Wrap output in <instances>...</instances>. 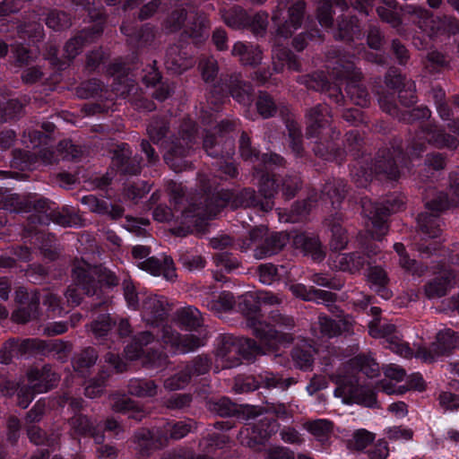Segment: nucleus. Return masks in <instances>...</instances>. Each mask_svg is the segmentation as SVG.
Returning a JSON list of instances; mask_svg holds the SVG:
<instances>
[{"instance_id":"1","label":"nucleus","mask_w":459,"mask_h":459,"mask_svg":"<svg viewBox=\"0 0 459 459\" xmlns=\"http://www.w3.org/2000/svg\"><path fill=\"white\" fill-rule=\"evenodd\" d=\"M202 193L191 196L188 206L182 212L186 219L198 218L210 220L214 218L224 207L230 205L233 209L238 207H260L261 201L251 188H245L238 193L229 190L212 189L209 179L204 176L199 178Z\"/></svg>"},{"instance_id":"2","label":"nucleus","mask_w":459,"mask_h":459,"mask_svg":"<svg viewBox=\"0 0 459 459\" xmlns=\"http://www.w3.org/2000/svg\"><path fill=\"white\" fill-rule=\"evenodd\" d=\"M354 59V55L331 50L327 54L325 67L333 78L348 80L346 92L352 103L366 107L369 102V95L366 88L359 83L360 73L356 70Z\"/></svg>"},{"instance_id":"3","label":"nucleus","mask_w":459,"mask_h":459,"mask_svg":"<svg viewBox=\"0 0 459 459\" xmlns=\"http://www.w3.org/2000/svg\"><path fill=\"white\" fill-rule=\"evenodd\" d=\"M72 278L76 286H79L89 297H96L98 305L104 304L102 287L113 289L119 284V278L110 269L100 265L91 266L81 261L75 262L72 269Z\"/></svg>"},{"instance_id":"4","label":"nucleus","mask_w":459,"mask_h":459,"mask_svg":"<svg viewBox=\"0 0 459 459\" xmlns=\"http://www.w3.org/2000/svg\"><path fill=\"white\" fill-rule=\"evenodd\" d=\"M266 351L254 339L224 335L221 339L217 356L222 362V368H231L241 364L240 355L250 359L257 355H264Z\"/></svg>"},{"instance_id":"5","label":"nucleus","mask_w":459,"mask_h":459,"mask_svg":"<svg viewBox=\"0 0 459 459\" xmlns=\"http://www.w3.org/2000/svg\"><path fill=\"white\" fill-rule=\"evenodd\" d=\"M197 134L195 124L188 119L184 120L178 130V136L171 142L168 152L164 154L165 162L175 172H180L187 167L185 158L191 155L196 144Z\"/></svg>"},{"instance_id":"6","label":"nucleus","mask_w":459,"mask_h":459,"mask_svg":"<svg viewBox=\"0 0 459 459\" xmlns=\"http://www.w3.org/2000/svg\"><path fill=\"white\" fill-rule=\"evenodd\" d=\"M304 0H278L272 13V22L276 26V35L289 39L300 28L305 14Z\"/></svg>"},{"instance_id":"7","label":"nucleus","mask_w":459,"mask_h":459,"mask_svg":"<svg viewBox=\"0 0 459 459\" xmlns=\"http://www.w3.org/2000/svg\"><path fill=\"white\" fill-rule=\"evenodd\" d=\"M403 204V202L395 197H390L381 204L373 203L367 197L361 199L362 212L371 222L368 231L372 238L382 239L387 233L386 218L400 210Z\"/></svg>"},{"instance_id":"8","label":"nucleus","mask_w":459,"mask_h":459,"mask_svg":"<svg viewBox=\"0 0 459 459\" xmlns=\"http://www.w3.org/2000/svg\"><path fill=\"white\" fill-rule=\"evenodd\" d=\"M335 382L337 387L334 390V395L342 398L344 403H358L370 408L378 407L375 391L369 386L359 385L355 377L337 375Z\"/></svg>"},{"instance_id":"9","label":"nucleus","mask_w":459,"mask_h":459,"mask_svg":"<svg viewBox=\"0 0 459 459\" xmlns=\"http://www.w3.org/2000/svg\"><path fill=\"white\" fill-rule=\"evenodd\" d=\"M420 134L426 138L428 143L437 149L455 150L459 146V140L456 136L446 133L444 128L436 125H428L421 126L420 131L411 143L410 155L412 157H418L426 151L427 145L425 142L420 141Z\"/></svg>"},{"instance_id":"10","label":"nucleus","mask_w":459,"mask_h":459,"mask_svg":"<svg viewBox=\"0 0 459 459\" xmlns=\"http://www.w3.org/2000/svg\"><path fill=\"white\" fill-rule=\"evenodd\" d=\"M267 325L271 330L275 331L278 335H287V337H256L264 349L267 351H275L279 344H290L294 341V336L290 333L296 326V321L292 316L282 313L279 310H273L268 315Z\"/></svg>"},{"instance_id":"11","label":"nucleus","mask_w":459,"mask_h":459,"mask_svg":"<svg viewBox=\"0 0 459 459\" xmlns=\"http://www.w3.org/2000/svg\"><path fill=\"white\" fill-rule=\"evenodd\" d=\"M331 111L327 105L317 104L305 112L307 138L321 137L329 131V138L338 139L340 133L331 126Z\"/></svg>"},{"instance_id":"12","label":"nucleus","mask_w":459,"mask_h":459,"mask_svg":"<svg viewBox=\"0 0 459 459\" xmlns=\"http://www.w3.org/2000/svg\"><path fill=\"white\" fill-rule=\"evenodd\" d=\"M405 164V157L399 146L384 148L378 151L372 164L371 170L377 175H383L395 180L400 177V166Z\"/></svg>"},{"instance_id":"13","label":"nucleus","mask_w":459,"mask_h":459,"mask_svg":"<svg viewBox=\"0 0 459 459\" xmlns=\"http://www.w3.org/2000/svg\"><path fill=\"white\" fill-rule=\"evenodd\" d=\"M368 333L374 338H386L387 347L394 352L410 358L413 351L396 333L395 325L382 322L380 318H373L368 324Z\"/></svg>"},{"instance_id":"14","label":"nucleus","mask_w":459,"mask_h":459,"mask_svg":"<svg viewBox=\"0 0 459 459\" xmlns=\"http://www.w3.org/2000/svg\"><path fill=\"white\" fill-rule=\"evenodd\" d=\"M240 310L247 321V327L252 331L253 335L255 337H287V335H278L275 331L271 330L267 325L266 321L263 319L261 313L260 304L255 299L246 297L239 304Z\"/></svg>"},{"instance_id":"15","label":"nucleus","mask_w":459,"mask_h":459,"mask_svg":"<svg viewBox=\"0 0 459 459\" xmlns=\"http://www.w3.org/2000/svg\"><path fill=\"white\" fill-rule=\"evenodd\" d=\"M457 348H459V333L446 329L437 334L436 342L429 349L419 348L416 357L420 358L425 362H431L437 357L447 355Z\"/></svg>"},{"instance_id":"16","label":"nucleus","mask_w":459,"mask_h":459,"mask_svg":"<svg viewBox=\"0 0 459 459\" xmlns=\"http://www.w3.org/2000/svg\"><path fill=\"white\" fill-rule=\"evenodd\" d=\"M221 86L215 85L212 93L228 92L236 101L248 105L252 100L253 87L243 80L241 74H227L221 79Z\"/></svg>"},{"instance_id":"17","label":"nucleus","mask_w":459,"mask_h":459,"mask_svg":"<svg viewBox=\"0 0 459 459\" xmlns=\"http://www.w3.org/2000/svg\"><path fill=\"white\" fill-rule=\"evenodd\" d=\"M140 309L143 320L151 325L164 322L170 310L167 299L155 294L143 296Z\"/></svg>"},{"instance_id":"18","label":"nucleus","mask_w":459,"mask_h":459,"mask_svg":"<svg viewBox=\"0 0 459 459\" xmlns=\"http://www.w3.org/2000/svg\"><path fill=\"white\" fill-rule=\"evenodd\" d=\"M160 337L166 345L182 354L192 352L204 344L200 337L191 333L181 335L168 325L160 329Z\"/></svg>"},{"instance_id":"19","label":"nucleus","mask_w":459,"mask_h":459,"mask_svg":"<svg viewBox=\"0 0 459 459\" xmlns=\"http://www.w3.org/2000/svg\"><path fill=\"white\" fill-rule=\"evenodd\" d=\"M456 285L459 286V270L444 269L424 285V294L429 299H439L446 296L448 290Z\"/></svg>"},{"instance_id":"20","label":"nucleus","mask_w":459,"mask_h":459,"mask_svg":"<svg viewBox=\"0 0 459 459\" xmlns=\"http://www.w3.org/2000/svg\"><path fill=\"white\" fill-rule=\"evenodd\" d=\"M111 166L122 175L135 176L142 170L141 158L133 156L127 143H121L112 152Z\"/></svg>"},{"instance_id":"21","label":"nucleus","mask_w":459,"mask_h":459,"mask_svg":"<svg viewBox=\"0 0 459 459\" xmlns=\"http://www.w3.org/2000/svg\"><path fill=\"white\" fill-rule=\"evenodd\" d=\"M429 194L425 196V206L437 212H443L450 206H459V172L450 174L449 197L446 194L439 192L428 200Z\"/></svg>"},{"instance_id":"22","label":"nucleus","mask_w":459,"mask_h":459,"mask_svg":"<svg viewBox=\"0 0 459 459\" xmlns=\"http://www.w3.org/2000/svg\"><path fill=\"white\" fill-rule=\"evenodd\" d=\"M102 32L103 28L100 24H94L91 28L82 30L65 43L64 47L65 57L69 60L74 59L85 46L99 39Z\"/></svg>"},{"instance_id":"23","label":"nucleus","mask_w":459,"mask_h":459,"mask_svg":"<svg viewBox=\"0 0 459 459\" xmlns=\"http://www.w3.org/2000/svg\"><path fill=\"white\" fill-rule=\"evenodd\" d=\"M59 378L50 365H44L41 368H33L27 372L28 384L38 394L51 390L57 385Z\"/></svg>"},{"instance_id":"24","label":"nucleus","mask_w":459,"mask_h":459,"mask_svg":"<svg viewBox=\"0 0 459 459\" xmlns=\"http://www.w3.org/2000/svg\"><path fill=\"white\" fill-rule=\"evenodd\" d=\"M317 325L322 336L333 338L342 333H351L353 331L354 321L349 315L332 319L325 315L317 318Z\"/></svg>"},{"instance_id":"25","label":"nucleus","mask_w":459,"mask_h":459,"mask_svg":"<svg viewBox=\"0 0 459 459\" xmlns=\"http://www.w3.org/2000/svg\"><path fill=\"white\" fill-rule=\"evenodd\" d=\"M52 205L54 204H50L47 199H39L37 201H28L23 207L18 197L11 196L5 197L3 208L13 212L34 210L42 214L39 218V223L48 224L49 222V213L51 210H55Z\"/></svg>"},{"instance_id":"26","label":"nucleus","mask_w":459,"mask_h":459,"mask_svg":"<svg viewBox=\"0 0 459 459\" xmlns=\"http://www.w3.org/2000/svg\"><path fill=\"white\" fill-rule=\"evenodd\" d=\"M401 10L409 22L430 35V29L437 22V16L434 17L430 11L417 4H405Z\"/></svg>"},{"instance_id":"27","label":"nucleus","mask_w":459,"mask_h":459,"mask_svg":"<svg viewBox=\"0 0 459 459\" xmlns=\"http://www.w3.org/2000/svg\"><path fill=\"white\" fill-rule=\"evenodd\" d=\"M138 267L152 275L162 274L169 281L177 277L174 262L169 256L165 255L162 260L154 256L147 257L138 263Z\"/></svg>"},{"instance_id":"28","label":"nucleus","mask_w":459,"mask_h":459,"mask_svg":"<svg viewBox=\"0 0 459 459\" xmlns=\"http://www.w3.org/2000/svg\"><path fill=\"white\" fill-rule=\"evenodd\" d=\"M362 30L356 16H341L337 20V28L333 31L335 39L346 42L360 39Z\"/></svg>"},{"instance_id":"29","label":"nucleus","mask_w":459,"mask_h":459,"mask_svg":"<svg viewBox=\"0 0 459 459\" xmlns=\"http://www.w3.org/2000/svg\"><path fill=\"white\" fill-rule=\"evenodd\" d=\"M273 70L281 73L285 65L289 70L299 72L301 65L297 56L286 47L275 44L272 50Z\"/></svg>"},{"instance_id":"30","label":"nucleus","mask_w":459,"mask_h":459,"mask_svg":"<svg viewBox=\"0 0 459 459\" xmlns=\"http://www.w3.org/2000/svg\"><path fill=\"white\" fill-rule=\"evenodd\" d=\"M296 248L301 249L305 255H310L315 261H322L325 256L323 246L316 236L306 233L297 234L293 238Z\"/></svg>"},{"instance_id":"31","label":"nucleus","mask_w":459,"mask_h":459,"mask_svg":"<svg viewBox=\"0 0 459 459\" xmlns=\"http://www.w3.org/2000/svg\"><path fill=\"white\" fill-rule=\"evenodd\" d=\"M165 66L174 74H181L192 65L186 52L183 51L182 45H171L166 50Z\"/></svg>"},{"instance_id":"32","label":"nucleus","mask_w":459,"mask_h":459,"mask_svg":"<svg viewBox=\"0 0 459 459\" xmlns=\"http://www.w3.org/2000/svg\"><path fill=\"white\" fill-rule=\"evenodd\" d=\"M289 237L284 232H273L268 235L261 246L255 249L256 259H263L279 253L288 243Z\"/></svg>"},{"instance_id":"33","label":"nucleus","mask_w":459,"mask_h":459,"mask_svg":"<svg viewBox=\"0 0 459 459\" xmlns=\"http://www.w3.org/2000/svg\"><path fill=\"white\" fill-rule=\"evenodd\" d=\"M231 55L238 57L243 65L256 66L263 59V52L258 46L241 41L234 44Z\"/></svg>"},{"instance_id":"34","label":"nucleus","mask_w":459,"mask_h":459,"mask_svg":"<svg viewBox=\"0 0 459 459\" xmlns=\"http://www.w3.org/2000/svg\"><path fill=\"white\" fill-rule=\"evenodd\" d=\"M429 212H421L417 217L419 230L427 238H434L441 233V221L439 213L433 209L427 208Z\"/></svg>"},{"instance_id":"35","label":"nucleus","mask_w":459,"mask_h":459,"mask_svg":"<svg viewBox=\"0 0 459 459\" xmlns=\"http://www.w3.org/2000/svg\"><path fill=\"white\" fill-rule=\"evenodd\" d=\"M210 22L204 13H196L183 31V36L193 39L195 44L204 42L208 38Z\"/></svg>"},{"instance_id":"36","label":"nucleus","mask_w":459,"mask_h":459,"mask_svg":"<svg viewBox=\"0 0 459 459\" xmlns=\"http://www.w3.org/2000/svg\"><path fill=\"white\" fill-rule=\"evenodd\" d=\"M69 424L74 434L79 436H91L95 442L100 444L104 440V435L100 433L90 419L82 414H76L69 420Z\"/></svg>"},{"instance_id":"37","label":"nucleus","mask_w":459,"mask_h":459,"mask_svg":"<svg viewBox=\"0 0 459 459\" xmlns=\"http://www.w3.org/2000/svg\"><path fill=\"white\" fill-rule=\"evenodd\" d=\"M274 176L269 173L263 174L259 182V193L264 196V201H261L260 209L264 212H269L273 209L274 203L272 200L278 188Z\"/></svg>"},{"instance_id":"38","label":"nucleus","mask_w":459,"mask_h":459,"mask_svg":"<svg viewBox=\"0 0 459 459\" xmlns=\"http://www.w3.org/2000/svg\"><path fill=\"white\" fill-rule=\"evenodd\" d=\"M367 264V259L359 252L338 254L334 258V266L341 271L356 273Z\"/></svg>"},{"instance_id":"39","label":"nucleus","mask_w":459,"mask_h":459,"mask_svg":"<svg viewBox=\"0 0 459 459\" xmlns=\"http://www.w3.org/2000/svg\"><path fill=\"white\" fill-rule=\"evenodd\" d=\"M134 440L139 447L143 451L156 449L167 445L168 437L151 431L147 429H139L134 433Z\"/></svg>"},{"instance_id":"40","label":"nucleus","mask_w":459,"mask_h":459,"mask_svg":"<svg viewBox=\"0 0 459 459\" xmlns=\"http://www.w3.org/2000/svg\"><path fill=\"white\" fill-rule=\"evenodd\" d=\"M50 221L62 227H78L82 225L81 216L74 207L70 206L51 210L49 213Z\"/></svg>"},{"instance_id":"41","label":"nucleus","mask_w":459,"mask_h":459,"mask_svg":"<svg viewBox=\"0 0 459 459\" xmlns=\"http://www.w3.org/2000/svg\"><path fill=\"white\" fill-rule=\"evenodd\" d=\"M259 388L287 390L292 385L297 383L294 377L284 378L281 375L271 371H264L258 375Z\"/></svg>"},{"instance_id":"42","label":"nucleus","mask_w":459,"mask_h":459,"mask_svg":"<svg viewBox=\"0 0 459 459\" xmlns=\"http://www.w3.org/2000/svg\"><path fill=\"white\" fill-rule=\"evenodd\" d=\"M39 301L40 299L39 293H31L28 304L22 305L18 309H16L12 315V319L18 324H25L37 318L39 315Z\"/></svg>"},{"instance_id":"43","label":"nucleus","mask_w":459,"mask_h":459,"mask_svg":"<svg viewBox=\"0 0 459 459\" xmlns=\"http://www.w3.org/2000/svg\"><path fill=\"white\" fill-rule=\"evenodd\" d=\"M221 19L225 24L234 30L246 29L248 13L240 6L235 5L229 10H223L221 12Z\"/></svg>"},{"instance_id":"44","label":"nucleus","mask_w":459,"mask_h":459,"mask_svg":"<svg viewBox=\"0 0 459 459\" xmlns=\"http://www.w3.org/2000/svg\"><path fill=\"white\" fill-rule=\"evenodd\" d=\"M176 317L181 325L190 330L196 329L203 325L201 312L192 306L178 309L176 312Z\"/></svg>"},{"instance_id":"45","label":"nucleus","mask_w":459,"mask_h":459,"mask_svg":"<svg viewBox=\"0 0 459 459\" xmlns=\"http://www.w3.org/2000/svg\"><path fill=\"white\" fill-rule=\"evenodd\" d=\"M158 388L155 381L151 379H132L128 384V393L141 398L154 397Z\"/></svg>"},{"instance_id":"46","label":"nucleus","mask_w":459,"mask_h":459,"mask_svg":"<svg viewBox=\"0 0 459 459\" xmlns=\"http://www.w3.org/2000/svg\"><path fill=\"white\" fill-rule=\"evenodd\" d=\"M236 300L231 292L223 291L218 297L205 299L203 305L214 313H221L231 310Z\"/></svg>"},{"instance_id":"47","label":"nucleus","mask_w":459,"mask_h":459,"mask_svg":"<svg viewBox=\"0 0 459 459\" xmlns=\"http://www.w3.org/2000/svg\"><path fill=\"white\" fill-rule=\"evenodd\" d=\"M339 220V218L336 220L335 218L325 220V224L330 228L332 232L330 247L336 251L344 249L348 244L346 230L342 227Z\"/></svg>"},{"instance_id":"48","label":"nucleus","mask_w":459,"mask_h":459,"mask_svg":"<svg viewBox=\"0 0 459 459\" xmlns=\"http://www.w3.org/2000/svg\"><path fill=\"white\" fill-rule=\"evenodd\" d=\"M314 351L315 350L308 344L294 347L291 358L295 366L303 370L310 368L314 363Z\"/></svg>"},{"instance_id":"49","label":"nucleus","mask_w":459,"mask_h":459,"mask_svg":"<svg viewBox=\"0 0 459 459\" xmlns=\"http://www.w3.org/2000/svg\"><path fill=\"white\" fill-rule=\"evenodd\" d=\"M346 193V184L342 179L337 178L327 182L322 190L324 197H326L332 203L335 209V204H340Z\"/></svg>"},{"instance_id":"50","label":"nucleus","mask_w":459,"mask_h":459,"mask_svg":"<svg viewBox=\"0 0 459 459\" xmlns=\"http://www.w3.org/2000/svg\"><path fill=\"white\" fill-rule=\"evenodd\" d=\"M154 340V334L152 332L144 331L134 336L133 342L127 345L125 351L127 358L131 360L141 357L143 348L152 343Z\"/></svg>"},{"instance_id":"51","label":"nucleus","mask_w":459,"mask_h":459,"mask_svg":"<svg viewBox=\"0 0 459 459\" xmlns=\"http://www.w3.org/2000/svg\"><path fill=\"white\" fill-rule=\"evenodd\" d=\"M246 430L247 434H252L255 439L258 438L257 442H262L270 438L275 431V421L264 418L250 425Z\"/></svg>"},{"instance_id":"52","label":"nucleus","mask_w":459,"mask_h":459,"mask_svg":"<svg viewBox=\"0 0 459 459\" xmlns=\"http://www.w3.org/2000/svg\"><path fill=\"white\" fill-rule=\"evenodd\" d=\"M350 365L352 369L365 374L368 377H375L378 375L379 366L370 357L366 355H358L351 359Z\"/></svg>"},{"instance_id":"53","label":"nucleus","mask_w":459,"mask_h":459,"mask_svg":"<svg viewBox=\"0 0 459 459\" xmlns=\"http://www.w3.org/2000/svg\"><path fill=\"white\" fill-rule=\"evenodd\" d=\"M107 87L98 79H91L82 82L76 89V94L81 99L102 97Z\"/></svg>"},{"instance_id":"54","label":"nucleus","mask_w":459,"mask_h":459,"mask_svg":"<svg viewBox=\"0 0 459 459\" xmlns=\"http://www.w3.org/2000/svg\"><path fill=\"white\" fill-rule=\"evenodd\" d=\"M208 409L221 417H231L240 411L238 405L227 397L210 401L208 403Z\"/></svg>"},{"instance_id":"55","label":"nucleus","mask_w":459,"mask_h":459,"mask_svg":"<svg viewBox=\"0 0 459 459\" xmlns=\"http://www.w3.org/2000/svg\"><path fill=\"white\" fill-rule=\"evenodd\" d=\"M306 429L318 441L325 442L333 431V422L328 420H316L305 424Z\"/></svg>"},{"instance_id":"56","label":"nucleus","mask_w":459,"mask_h":459,"mask_svg":"<svg viewBox=\"0 0 459 459\" xmlns=\"http://www.w3.org/2000/svg\"><path fill=\"white\" fill-rule=\"evenodd\" d=\"M211 367V358L208 355L201 354L186 362L184 368L186 372L189 374V377L191 379L193 377H198L208 373Z\"/></svg>"},{"instance_id":"57","label":"nucleus","mask_w":459,"mask_h":459,"mask_svg":"<svg viewBox=\"0 0 459 459\" xmlns=\"http://www.w3.org/2000/svg\"><path fill=\"white\" fill-rule=\"evenodd\" d=\"M169 125L165 117H153L147 126L146 132L153 143H159L169 133Z\"/></svg>"},{"instance_id":"58","label":"nucleus","mask_w":459,"mask_h":459,"mask_svg":"<svg viewBox=\"0 0 459 459\" xmlns=\"http://www.w3.org/2000/svg\"><path fill=\"white\" fill-rule=\"evenodd\" d=\"M368 277L370 283L382 297L385 299L390 297V292L385 289L389 279L386 272L383 268L379 266L371 267Z\"/></svg>"},{"instance_id":"59","label":"nucleus","mask_w":459,"mask_h":459,"mask_svg":"<svg viewBox=\"0 0 459 459\" xmlns=\"http://www.w3.org/2000/svg\"><path fill=\"white\" fill-rule=\"evenodd\" d=\"M45 347L46 341L37 338L24 339L21 342L16 341V352L20 356L37 354L44 355Z\"/></svg>"},{"instance_id":"60","label":"nucleus","mask_w":459,"mask_h":459,"mask_svg":"<svg viewBox=\"0 0 459 459\" xmlns=\"http://www.w3.org/2000/svg\"><path fill=\"white\" fill-rule=\"evenodd\" d=\"M258 114L264 119L273 117L277 112V105L273 98L266 91H259L255 103Z\"/></svg>"},{"instance_id":"61","label":"nucleus","mask_w":459,"mask_h":459,"mask_svg":"<svg viewBox=\"0 0 459 459\" xmlns=\"http://www.w3.org/2000/svg\"><path fill=\"white\" fill-rule=\"evenodd\" d=\"M395 10L396 9L379 5L377 7L376 12L382 22L388 23L392 28L397 30L398 34L402 35L404 31L403 28V18Z\"/></svg>"},{"instance_id":"62","label":"nucleus","mask_w":459,"mask_h":459,"mask_svg":"<svg viewBox=\"0 0 459 459\" xmlns=\"http://www.w3.org/2000/svg\"><path fill=\"white\" fill-rule=\"evenodd\" d=\"M443 32L459 33V20L448 15L437 16V22L430 29V36Z\"/></svg>"},{"instance_id":"63","label":"nucleus","mask_w":459,"mask_h":459,"mask_svg":"<svg viewBox=\"0 0 459 459\" xmlns=\"http://www.w3.org/2000/svg\"><path fill=\"white\" fill-rule=\"evenodd\" d=\"M299 83L307 86V88L314 91H329L330 82L326 79L324 73H315L313 74L301 75L297 78Z\"/></svg>"},{"instance_id":"64","label":"nucleus","mask_w":459,"mask_h":459,"mask_svg":"<svg viewBox=\"0 0 459 459\" xmlns=\"http://www.w3.org/2000/svg\"><path fill=\"white\" fill-rule=\"evenodd\" d=\"M98 359V353L93 348H86L82 351L74 360V368L84 373L88 368L94 366Z\"/></svg>"}]
</instances>
